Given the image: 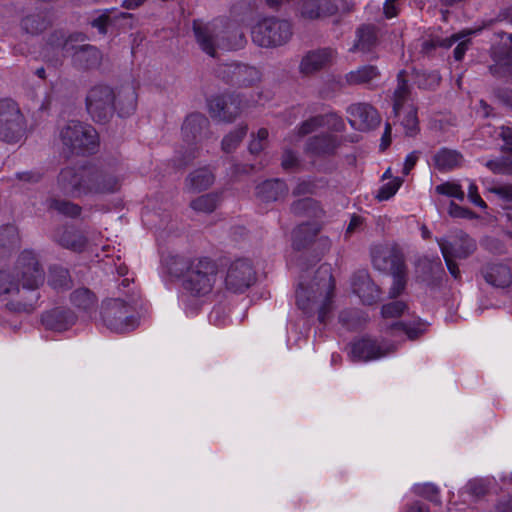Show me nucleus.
Returning a JSON list of instances; mask_svg holds the SVG:
<instances>
[{
	"label": "nucleus",
	"mask_w": 512,
	"mask_h": 512,
	"mask_svg": "<svg viewBox=\"0 0 512 512\" xmlns=\"http://www.w3.org/2000/svg\"><path fill=\"white\" fill-rule=\"evenodd\" d=\"M335 287L334 278L330 267L322 265L317 270L315 282L305 287L299 284L296 291V304L305 314L318 312V320L325 323L327 315L332 310L333 291Z\"/></svg>",
	"instance_id": "1"
},
{
	"label": "nucleus",
	"mask_w": 512,
	"mask_h": 512,
	"mask_svg": "<svg viewBox=\"0 0 512 512\" xmlns=\"http://www.w3.org/2000/svg\"><path fill=\"white\" fill-rule=\"evenodd\" d=\"M181 273L183 289L192 296L201 297L213 290L218 265L209 257H196L183 261Z\"/></svg>",
	"instance_id": "2"
},
{
	"label": "nucleus",
	"mask_w": 512,
	"mask_h": 512,
	"mask_svg": "<svg viewBox=\"0 0 512 512\" xmlns=\"http://www.w3.org/2000/svg\"><path fill=\"white\" fill-rule=\"evenodd\" d=\"M193 32L202 51L211 57H215L217 48L235 50L242 48L246 43L244 33L241 30H228L226 33L231 34V36L226 37L220 35V27L216 23H203L195 20L193 22Z\"/></svg>",
	"instance_id": "3"
},
{
	"label": "nucleus",
	"mask_w": 512,
	"mask_h": 512,
	"mask_svg": "<svg viewBox=\"0 0 512 512\" xmlns=\"http://www.w3.org/2000/svg\"><path fill=\"white\" fill-rule=\"evenodd\" d=\"M128 300L113 298L106 300L102 305L101 316L104 325L111 331L124 333L134 330L138 326L135 313L136 297L128 290Z\"/></svg>",
	"instance_id": "4"
},
{
	"label": "nucleus",
	"mask_w": 512,
	"mask_h": 512,
	"mask_svg": "<svg viewBox=\"0 0 512 512\" xmlns=\"http://www.w3.org/2000/svg\"><path fill=\"white\" fill-rule=\"evenodd\" d=\"M291 35L290 23L275 17L260 20L251 30L252 41L264 48L281 46L290 39Z\"/></svg>",
	"instance_id": "5"
},
{
	"label": "nucleus",
	"mask_w": 512,
	"mask_h": 512,
	"mask_svg": "<svg viewBox=\"0 0 512 512\" xmlns=\"http://www.w3.org/2000/svg\"><path fill=\"white\" fill-rule=\"evenodd\" d=\"M63 145L72 153L84 154L93 152L98 146V134L89 124L80 121H69L60 131Z\"/></svg>",
	"instance_id": "6"
},
{
	"label": "nucleus",
	"mask_w": 512,
	"mask_h": 512,
	"mask_svg": "<svg viewBox=\"0 0 512 512\" xmlns=\"http://www.w3.org/2000/svg\"><path fill=\"white\" fill-rule=\"evenodd\" d=\"M209 120L201 113L188 115L182 125L183 140L193 147L189 148L185 155L178 160V166H186L198 155L197 144L202 143L211 135L209 131Z\"/></svg>",
	"instance_id": "7"
},
{
	"label": "nucleus",
	"mask_w": 512,
	"mask_h": 512,
	"mask_svg": "<svg viewBox=\"0 0 512 512\" xmlns=\"http://www.w3.org/2000/svg\"><path fill=\"white\" fill-rule=\"evenodd\" d=\"M25 132V120L16 104L11 99L0 101V139L7 143H17Z\"/></svg>",
	"instance_id": "8"
},
{
	"label": "nucleus",
	"mask_w": 512,
	"mask_h": 512,
	"mask_svg": "<svg viewBox=\"0 0 512 512\" xmlns=\"http://www.w3.org/2000/svg\"><path fill=\"white\" fill-rule=\"evenodd\" d=\"M21 282L23 291H36L45 279V273L42 269L36 254L33 251H23L12 269Z\"/></svg>",
	"instance_id": "9"
},
{
	"label": "nucleus",
	"mask_w": 512,
	"mask_h": 512,
	"mask_svg": "<svg viewBox=\"0 0 512 512\" xmlns=\"http://www.w3.org/2000/svg\"><path fill=\"white\" fill-rule=\"evenodd\" d=\"M86 108L92 119L105 123L115 110V94L107 85L92 87L86 96Z\"/></svg>",
	"instance_id": "10"
},
{
	"label": "nucleus",
	"mask_w": 512,
	"mask_h": 512,
	"mask_svg": "<svg viewBox=\"0 0 512 512\" xmlns=\"http://www.w3.org/2000/svg\"><path fill=\"white\" fill-rule=\"evenodd\" d=\"M443 258L464 260L469 258L477 249L476 241L462 230L436 238Z\"/></svg>",
	"instance_id": "11"
},
{
	"label": "nucleus",
	"mask_w": 512,
	"mask_h": 512,
	"mask_svg": "<svg viewBox=\"0 0 512 512\" xmlns=\"http://www.w3.org/2000/svg\"><path fill=\"white\" fill-rule=\"evenodd\" d=\"M255 282L256 271L249 259L239 258L230 263L224 279L227 290L233 293H243Z\"/></svg>",
	"instance_id": "12"
},
{
	"label": "nucleus",
	"mask_w": 512,
	"mask_h": 512,
	"mask_svg": "<svg viewBox=\"0 0 512 512\" xmlns=\"http://www.w3.org/2000/svg\"><path fill=\"white\" fill-rule=\"evenodd\" d=\"M372 264L375 269L392 273L406 268L404 255L395 245H378L371 251Z\"/></svg>",
	"instance_id": "13"
},
{
	"label": "nucleus",
	"mask_w": 512,
	"mask_h": 512,
	"mask_svg": "<svg viewBox=\"0 0 512 512\" xmlns=\"http://www.w3.org/2000/svg\"><path fill=\"white\" fill-rule=\"evenodd\" d=\"M242 101L238 95L222 94L208 100L209 113L213 118L225 122L234 121L241 113Z\"/></svg>",
	"instance_id": "14"
},
{
	"label": "nucleus",
	"mask_w": 512,
	"mask_h": 512,
	"mask_svg": "<svg viewBox=\"0 0 512 512\" xmlns=\"http://www.w3.org/2000/svg\"><path fill=\"white\" fill-rule=\"evenodd\" d=\"M88 172L87 167L62 169L57 178L59 189L70 196L86 194Z\"/></svg>",
	"instance_id": "15"
},
{
	"label": "nucleus",
	"mask_w": 512,
	"mask_h": 512,
	"mask_svg": "<svg viewBox=\"0 0 512 512\" xmlns=\"http://www.w3.org/2000/svg\"><path fill=\"white\" fill-rule=\"evenodd\" d=\"M121 178L109 171L89 168L86 194H111L121 188Z\"/></svg>",
	"instance_id": "16"
},
{
	"label": "nucleus",
	"mask_w": 512,
	"mask_h": 512,
	"mask_svg": "<svg viewBox=\"0 0 512 512\" xmlns=\"http://www.w3.org/2000/svg\"><path fill=\"white\" fill-rule=\"evenodd\" d=\"M218 74L227 82L239 86H252L260 81L261 78V73L257 68L238 63L220 66Z\"/></svg>",
	"instance_id": "17"
},
{
	"label": "nucleus",
	"mask_w": 512,
	"mask_h": 512,
	"mask_svg": "<svg viewBox=\"0 0 512 512\" xmlns=\"http://www.w3.org/2000/svg\"><path fill=\"white\" fill-rule=\"evenodd\" d=\"M336 55V51L329 47L311 50L303 56L299 71L308 76L326 69L334 63Z\"/></svg>",
	"instance_id": "18"
},
{
	"label": "nucleus",
	"mask_w": 512,
	"mask_h": 512,
	"mask_svg": "<svg viewBox=\"0 0 512 512\" xmlns=\"http://www.w3.org/2000/svg\"><path fill=\"white\" fill-rule=\"evenodd\" d=\"M351 287L363 304L372 305L376 303L381 296L380 288L371 279L366 270H359L352 276Z\"/></svg>",
	"instance_id": "19"
},
{
	"label": "nucleus",
	"mask_w": 512,
	"mask_h": 512,
	"mask_svg": "<svg viewBox=\"0 0 512 512\" xmlns=\"http://www.w3.org/2000/svg\"><path fill=\"white\" fill-rule=\"evenodd\" d=\"M27 291H23L21 282L16 277L13 270L0 271V296H6L8 298L19 297L17 301V309L29 311L32 309V301H27L24 296Z\"/></svg>",
	"instance_id": "20"
},
{
	"label": "nucleus",
	"mask_w": 512,
	"mask_h": 512,
	"mask_svg": "<svg viewBox=\"0 0 512 512\" xmlns=\"http://www.w3.org/2000/svg\"><path fill=\"white\" fill-rule=\"evenodd\" d=\"M350 10L351 6L346 0H305L302 6L303 16L310 19Z\"/></svg>",
	"instance_id": "21"
},
{
	"label": "nucleus",
	"mask_w": 512,
	"mask_h": 512,
	"mask_svg": "<svg viewBox=\"0 0 512 512\" xmlns=\"http://www.w3.org/2000/svg\"><path fill=\"white\" fill-rule=\"evenodd\" d=\"M496 35L500 37L501 42L491 47L490 54L493 64L489 67L494 76L499 75V72L512 62V34L501 31Z\"/></svg>",
	"instance_id": "22"
},
{
	"label": "nucleus",
	"mask_w": 512,
	"mask_h": 512,
	"mask_svg": "<svg viewBox=\"0 0 512 512\" xmlns=\"http://www.w3.org/2000/svg\"><path fill=\"white\" fill-rule=\"evenodd\" d=\"M393 345H381L375 340L363 338L352 345L351 354L355 360L371 361L393 352Z\"/></svg>",
	"instance_id": "23"
},
{
	"label": "nucleus",
	"mask_w": 512,
	"mask_h": 512,
	"mask_svg": "<svg viewBox=\"0 0 512 512\" xmlns=\"http://www.w3.org/2000/svg\"><path fill=\"white\" fill-rule=\"evenodd\" d=\"M350 123L359 130L375 128L380 123V116L377 110L367 103L353 104L348 108Z\"/></svg>",
	"instance_id": "24"
},
{
	"label": "nucleus",
	"mask_w": 512,
	"mask_h": 512,
	"mask_svg": "<svg viewBox=\"0 0 512 512\" xmlns=\"http://www.w3.org/2000/svg\"><path fill=\"white\" fill-rule=\"evenodd\" d=\"M444 269L439 259H419L416 264V279L428 286H436L441 282Z\"/></svg>",
	"instance_id": "25"
},
{
	"label": "nucleus",
	"mask_w": 512,
	"mask_h": 512,
	"mask_svg": "<svg viewBox=\"0 0 512 512\" xmlns=\"http://www.w3.org/2000/svg\"><path fill=\"white\" fill-rule=\"evenodd\" d=\"M76 322L73 311L64 308H55L42 315L43 325L54 331H64Z\"/></svg>",
	"instance_id": "26"
},
{
	"label": "nucleus",
	"mask_w": 512,
	"mask_h": 512,
	"mask_svg": "<svg viewBox=\"0 0 512 512\" xmlns=\"http://www.w3.org/2000/svg\"><path fill=\"white\" fill-rule=\"evenodd\" d=\"M432 162L438 171L450 172L463 166L464 156L458 150L442 147L434 153Z\"/></svg>",
	"instance_id": "27"
},
{
	"label": "nucleus",
	"mask_w": 512,
	"mask_h": 512,
	"mask_svg": "<svg viewBox=\"0 0 512 512\" xmlns=\"http://www.w3.org/2000/svg\"><path fill=\"white\" fill-rule=\"evenodd\" d=\"M72 62L75 67L82 70L98 68L102 62V54L92 45H82L76 48Z\"/></svg>",
	"instance_id": "28"
},
{
	"label": "nucleus",
	"mask_w": 512,
	"mask_h": 512,
	"mask_svg": "<svg viewBox=\"0 0 512 512\" xmlns=\"http://www.w3.org/2000/svg\"><path fill=\"white\" fill-rule=\"evenodd\" d=\"M484 280L496 288L508 287L512 282V272L504 264H488L481 270Z\"/></svg>",
	"instance_id": "29"
},
{
	"label": "nucleus",
	"mask_w": 512,
	"mask_h": 512,
	"mask_svg": "<svg viewBox=\"0 0 512 512\" xmlns=\"http://www.w3.org/2000/svg\"><path fill=\"white\" fill-rule=\"evenodd\" d=\"M288 193L286 183L280 179L266 180L256 187V196L262 202H274L284 198Z\"/></svg>",
	"instance_id": "30"
},
{
	"label": "nucleus",
	"mask_w": 512,
	"mask_h": 512,
	"mask_svg": "<svg viewBox=\"0 0 512 512\" xmlns=\"http://www.w3.org/2000/svg\"><path fill=\"white\" fill-rule=\"evenodd\" d=\"M381 72L375 65H363L345 75V81L348 85H372L379 80Z\"/></svg>",
	"instance_id": "31"
},
{
	"label": "nucleus",
	"mask_w": 512,
	"mask_h": 512,
	"mask_svg": "<svg viewBox=\"0 0 512 512\" xmlns=\"http://www.w3.org/2000/svg\"><path fill=\"white\" fill-rule=\"evenodd\" d=\"M56 241L64 248L74 252H82L87 245L85 235L73 228H62L55 235Z\"/></svg>",
	"instance_id": "32"
},
{
	"label": "nucleus",
	"mask_w": 512,
	"mask_h": 512,
	"mask_svg": "<svg viewBox=\"0 0 512 512\" xmlns=\"http://www.w3.org/2000/svg\"><path fill=\"white\" fill-rule=\"evenodd\" d=\"M338 146L335 136L323 134L309 138L306 143V152L315 156H323L334 153Z\"/></svg>",
	"instance_id": "33"
},
{
	"label": "nucleus",
	"mask_w": 512,
	"mask_h": 512,
	"mask_svg": "<svg viewBox=\"0 0 512 512\" xmlns=\"http://www.w3.org/2000/svg\"><path fill=\"white\" fill-rule=\"evenodd\" d=\"M411 89L408 85L407 72L401 70L397 75V86L393 95V113L396 117L401 116L404 104L410 99Z\"/></svg>",
	"instance_id": "34"
},
{
	"label": "nucleus",
	"mask_w": 512,
	"mask_h": 512,
	"mask_svg": "<svg viewBox=\"0 0 512 512\" xmlns=\"http://www.w3.org/2000/svg\"><path fill=\"white\" fill-rule=\"evenodd\" d=\"M70 302L79 311L90 314L95 311L98 299L90 289L81 287L70 294Z\"/></svg>",
	"instance_id": "35"
},
{
	"label": "nucleus",
	"mask_w": 512,
	"mask_h": 512,
	"mask_svg": "<svg viewBox=\"0 0 512 512\" xmlns=\"http://www.w3.org/2000/svg\"><path fill=\"white\" fill-rule=\"evenodd\" d=\"M291 212L300 217L321 218L324 210L319 202L312 198H303L291 204Z\"/></svg>",
	"instance_id": "36"
},
{
	"label": "nucleus",
	"mask_w": 512,
	"mask_h": 512,
	"mask_svg": "<svg viewBox=\"0 0 512 512\" xmlns=\"http://www.w3.org/2000/svg\"><path fill=\"white\" fill-rule=\"evenodd\" d=\"M214 180V174L208 168H199L188 175L186 186L190 191H202L208 189Z\"/></svg>",
	"instance_id": "37"
},
{
	"label": "nucleus",
	"mask_w": 512,
	"mask_h": 512,
	"mask_svg": "<svg viewBox=\"0 0 512 512\" xmlns=\"http://www.w3.org/2000/svg\"><path fill=\"white\" fill-rule=\"evenodd\" d=\"M377 40V33L374 26H362L357 30V40L354 44V49L369 52L376 46Z\"/></svg>",
	"instance_id": "38"
},
{
	"label": "nucleus",
	"mask_w": 512,
	"mask_h": 512,
	"mask_svg": "<svg viewBox=\"0 0 512 512\" xmlns=\"http://www.w3.org/2000/svg\"><path fill=\"white\" fill-rule=\"evenodd\" d=\"M320 228L317 224L304 223L293 231V245L296 249L304 248L318 234Z\"/></svg>",
	"instance_id": "39"
},
{
	"label": "nucleus",
	"mask_w": 512,
	"mask_h": 512,
	"mask_svg": "<svg viewBox=\"0 0 512 512\" xmlns=\"http://www.w3.org/2000/svg\"><path fill=\"white\" fill-rule=\"evenodd\" d=\"M48 284L55 290L70 288L71 277L69 271L61 266H51L49 269Z\"/></svg>",
	"instance_id": "40"
},
{
	"label": "nucleus",
	"mask_w": 512,
	"mask_h": 512,
	"mask_svg": "<svg viewBox=\"0 0 512 512\" xmlns=\"http://www.w3.org/2000/svg\"><path fill=\"white\" fill-rule=\"evenodd\" d=\"M219 201L220 197L217 193H208L192 200L190 207L196 212L211 213L217 208Z\"/></svg>",
	"instance_id": "41"
},
{
	"label": "nucleus",
	"mask_w": 512,
	"mask_h": 512,
	"mask_svg": "<svg viewBox=\"0 0 512 512\" xmlns=\"http://www.w3.org/2000/svg\"><path fill=\"white\" fill-rule=\"evenodd\" d=\"M248 131L247 125H240L235 130L227 134L221 142V149L225 153H231L236 150Z\"/></svg>",
	"instance_id": "42"
},
{
	"label": "nucleus",
	"mask_w": 512,
	"mask_h": 512,
	"mask_svg": "<svg viewBox=\"0 0 512 512\" xmlns=\"http://www.w3.org/2000/svg\"><path fill=\"white\" fill-rule=\"evenodd\" d=\"M48 26V21L41 14H30L21 21L22 29L29 34L35 35L43 32Z\"/></svg>",
	"instance_id": "43"
},
{
	"label": "nucleus",
	"mask_w": 512,
	"mask_h": 512,
	"mask_svg": "<svg viewBox=\"0 0 512 512\" xmlns=\"http://www.w3.org/2000/svg\"><path fill=\"white\" fill-rule=\"evenodd\" d=\"M441 81V77L437 71L432 72H416L414 82L419 89L434 90Z\"/></svg>",
	"instance_id": "44"
},
{
	"label": "nucleus",
	"mask_w": 512,
	"mask_h": 512,
	"mask_svg": "<svg viewBox=\"0 0 512 512\" xmlns=\"http://www.w3.org/2000/svg\"><path fill=\"white\" fill-rule=\"evenodd\" d=\"M401 125L408 136H415L419 132L417 109L409 106L406 114L400 119Z\"/></svg>",
	"instance_id": "45"
},
{
	"label": "nucleus",
	"mask_w": 512,
	"mask_h": 512,
	"mask_svg": "<svg viewBox=\"0 0 512 512\" xmlns=\"http://www.w3.org/2000/svg\"><path fill=\"white\" fill-rule=\"evenodd\" d=\"M435 191L440 195L453 197L459 201H463L465 198L464 191L460 184L456 182H445L435 187Z\"/></svg>",
	"instance_id": "46"
},
{
	"label": "nucleus",
	"mask_w": 512,
	"mask_h": 512,
	"mask_svg": "<svg viewBox=\"0 0 512 512\" xmlns=\"http://www.w3.org/2000/svg\"><path fill=\"white\" fill-rule=\"evenodd\" d=\"M485 166L494 174L512 175V159L502 157L495 160H489Z\"/></svg>",
	"instance_id": "47"
},
{
	"label": "nucleus",
	"mask_w": 512,
	"mask_h": 512,
	"mask_svg": "<svg viewBox=\"0 0 512 512\" xmlns=\"http://www.w3.org/2000/svg\"><path fill=\"white\" fill-rule=\"evenodd\" d=\"M393 277V284L389 290L391 298L398 297L405 289L407 283L406 268L390 273Z\"/></svg>",
	"instance_id": "48"
},
{
	"label": "nucleus",
	"mask_w": 512,
	"mask_h": 512,
	"mask_svg": "<svg viewBox=\"0 0 512 512\" xmlns=\"http://www.w3.org/2000/svg\"><path fill=\"white\" fill-rule=\"evenodd\" d=\"M391 328L403 331L411 340L417 339L425 332L424 324L420 321L412 325L404 322H396Z\"/></svg>",
	"instance_id": "49"
},
{
	"label": "nucleus",
	"mask_w": 512,
	"mask_h": 512,
	"mask_svg": "<svg viewBox=\"0 0 512 512\" xmlns=\"http://www.w3.org/2000/svg\"><path fill=\"white\" fill-rule=\"evenodd\" d=\"M51 207L59 213L69 217H76L81 212V207L69 201L53 200Z\"/></svg>",
	"instance_id": "50"
},
{
	"label": "nucleus",
	"mask_w": 512,
	"mask_h": 512,
	"mask_svg": "<svg viewBox=\"0 0 512 512\" xmlns=\"http://www.w3.org/2000/svg\"><path fill=\"white\" fill-rule=\"evenodd\" d=\"M403 180L400 177H395L390 182L384 184L376 195L377 199L380 201L388 200L398 191L400 186L402 185Z\"/></svg>",
	"instance_id": "51"
},
{
	"label": "nucleus",
	"mask_w": 512,
	"mask_h": 512,
	"mask_svg": "<svg viewBox=\"0 0 512 512\" xmlns=\"http://www.w3.org/2000/svg\"><path fill=\"white\" fill-rule=\"evenodd\" d=\"M324 125V117L314 116L309 118L308 120L301 123V125L297 129V133L300 137L306 136L315 130H317L319 127Z\"/></svg>",
	"instance_id": "52"
},
{
	"label": "nucleus",
	"mask_w": 512,
	"mask_h": 512,
	"mask_svg": "<svg viewBox=\"0 0 512 512\" xmlns=\"http://www.w3.org/2000/svg\"><path fill=\"white\" fill-rule=\"evenodd\" d=\"M407 309V304L403 301H394L382 306L381 312L385 318H394L401 316Z\"/></svg>",
	"instance_id": "53"
},
{
	"label": "nucleus",
	"mask_w": 512,
	"mask_h": 512,
	"mask_svg": "<svg viewBox=\"0 0 512 512\" xmlns=\"http://www.w3.org/2000/svg\"><path fill=\"white\" fill-rule=\"evenodd\" d=\"M415 490L418 495L425 497L432 502L440 504L439 490L434 484L426 483L418 485L416 486Z\"/></svg>",
	"instance_id": "54"
},
{
	"label": "nucleus",
	"mask_w": 512,
	"mask_h": 512,
	"mask_svg": "<svg viewBox=\"0 0 512 512\" xmlns=\"http://www.w3.org/2000/svg\"><path fill=\"white\" fill-rule=\"evenodd\" d=\"M126 104L121 105L119 108V114L121 116H126L131 114L136 108L137 95L135 90L132 87L127 88L124 91Z\"/></svg>",
	"instance_id": "55"
},
{
	"label": "nucleus",
	"mask_w": 512,
	"mask_h": 512,
	"mask_svg": "<svg viewBox=\"0 0 512 512\" xmlns=\"http://www.w3.org/2000/svg\"><path fill=\"white\" fill-rule=\"evenodd\" d=\"M281 165L285 170H293L299 166V159L293 151L287 149L283 152Z\"/></svg>",
	"instance_id": "56"
},
{
	"label": "nucleus",
	"mask_w": 512,
	"mask_h": 512,
	"mask_svg": "<svg viewBox=\"0 0 512 512\" xmlns=\"http://www.w3.org/2000/svg\"><path fill=\"white\" fill-rule=\"evenodd\" d=\"M316 185L311 181H300L296 187L293 189L294 196H301L307 194H313L315 192Z\"/></svg>",
	"instance_id": "57"
},
{
	"label": "nucleus",
	"mask_w": 512,
	"mask_h": 512,
	"mask_svg": "<svg viewBox=\"0 0 512 512\" xmlns=\"http://www.w3.org/2000/svg\"><path fill=\"white\" fill-rule=\"evenodd\" d=\"M468 198L469 200L476 206L480 208H486V203L483 201V199L480 197L478 193V187L475 184V182L470 181L469 187H468Z\"/></svg>",
	"instance_id": "58"
},
{
	"label": "nucleus",
	"mask_w": 512,
	"mask_h": 512,
	"mask_svg": "<svg viewBox=\"0 0 512 512\" xmlns=\"http://www.w3.org/2000/svg\"><path fill=\"white\" fill-rule=\"evenodd\" d=\"M112 23V15L109 12L103 13L92 21V26L99 29L101 33H105L107 26Z\"/></svg>",
	"instance_id": "59"
},
{
	"label": "nucleus",
	"mask_w": 512,
	"mask_h": 512,
	"mask_svg": "<svg viewBox=\"0 0 512 512\" xmlns=\"http://www.w3.org/2000/svg\"><path fill=\"white\" fill-rule=\"evenodd\" d=\"M364 224V218L359 215H352L348 227L346 229L345 235L350 236L353 233L360 231Z\"/></svg>",
	"instance_id": "60"
},
{
	"label": "nucleus",
	"mask_w": 512,
	"mask_h": 512,
	"mask_svg": "<svg viewBox=\"0 0 512 512\" xmlns=\"http://www.w3.org/2000/svg\"><path fill=\"white\" fill-rule=\"evenodd\" d=\"M419 156V151H412L410 154L407 155L402 171L404 175H408L410 171L414 168L417 161L419 160Z\"/></svg>",
	"instance_id": "61"
},
{
	"label": "nucleus",
	"mask_w": 512,
	"mask_h": 512,
	"mask_svg": "<svg viewBox=\"0 0 512 512\" xmlns=\"http://www.w3.org/2000/svg\"><path fill=\"white\" fill-rule=\"evenodd\" d=\"M449 214L452 217L457 218H470L472 215V212L469 209L463 208L454 202H451L449 206Z\"/></svg>",
	"instance_id": "62"
},
{
	"label": "nucleus",
	"mask_w": 512,
	"mask_h": 512,
	"mask_svg": "<svg viewBox=\"0 0 512 512\" xmlns=\"http://www.w3.org/2000/svg\"><path fill=\"white\" fill-rule=\"evenodd\" d=\"M491 192L504 200L512 201V185L494 187L491 189Z\"/></svg>",
	"instance_id": "63"
},
{
	"label": "nucleus",
	"mask_w": 512,
	"mask_h": 512,
	"mask_svg": "<svg viewBox=\"0 0 512 512\" xmlns=\"http://www.w3.org/2000/svg\"><path fill=\"white\" fill-rule=\"evenodd\" d=\"M499 136L504 141L506 148L512 151V127H501Z\"/></svg>",
	"instance_id": "64"
}]
</instances>
